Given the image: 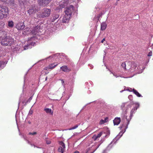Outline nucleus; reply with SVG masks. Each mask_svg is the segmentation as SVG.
I'll use <instances>...</instances> for the list:
<instances>
[{
	"label": "nucleus",
	"mask_w": 153,
	"mask_h": 153,
	"mask_svg": "<svg viewBox=\"0 0 153 153\" xmlns=\"http://www.w3.org/2000/svg\"><path fill=\"white\" fill-rule=\"evenodd\" d=\"M6 35V32L0 30V42L3 45H11L14 42V39Z\"/></svg>",
	"instance_id": "1"
},
{
	"label": "nucleus",
	"mask_w": 153,
	"mask_h": 153,
	"mask_svg": "<svg viewBox=\"0 0 153 153\" xmlns=\"http://www.w3.org/2000/svg\"><path fill=\"white\" fill-rule=\"evenodd\" d=\"M74 8V7L72 5H71L65 8L64 11L65 14L63 16L61 20L62 22L67 23L68 22Z\"/></svg>",
	"instance_id": "2"
},
{
	"label": "nucleus",
	"mask_w": 153,
	"mask_h": 153,
	"mask_svg": "<svg viewBox=\"0 0 153 153\" xmlns=\"http://www.w3.org/2000/svg\"><path fill=\"white\" fill-rule=\"evenodd\" d=\"M8 12L7 7L5 6L0 5V19H2L5 16H7Z\"/></svg>",
	"instance_id": "3"
},
{
	"label": "nucleus",
	"mask_w": 153,
	"mask_h": 153,
	"mask_svg": "<svg viewBox=\"0 0 153 153\" xmlns=\"http://www.w3.org/2000/svg\"><path fill=\"white\" fill-rule=\"evenodd\" d=\"M39 30V29L37 27H35L32 31H31L30 28L27 27L24 29L22 33L25 35L29 34L30 33L33 35H36L38 33Z\"/></svg>",
	"instance_id": "4"
},
{
	"label": "nucleus",
	"mask_w": 153,
	"mask_h": 153,
	"mask_svg": "<svg viewBox=\"0 0 153 153\" xmlns=\"http://www.w3.org/2000/svg\"><path fill=\"white\" fill-rule=\"evenodd\" d=\"M51 10L50 9L45 8L42 9L41 16L42 18H44L49 16L51 14Z\"/></svg>",
	"instance_id": "5"
},
{
	"label": "nucleus",
	"mask_w": 153,
	"mask_h": 153,
	"mask_svg": "<svg viewBox=\"0 0 153 153\" xmlns=\"http://www.w3.org/2000/svg\"><path fill=\"white\" fill-rule=\"evenodd\" d=\"M132 63L130 61H126L123 62L121 64L122 67L124 70L130 69L132 66Z\"/></svg>",
	"instance_id": "6"
},
{
	"label": "nucleus",
	"mask_w": 153,
	"mask_h": 153,
	"mask_svg": "<svg viewBox=\"0 0 153 153\" xmlns=\"http://www.w3.org/2000/svg\"><path fill=\"white\" fill-rule=\"evenodd\" d=\"M51 1V0H38L37 2L39 6L45 7L48 5Z\"/></svg>",
	"instance_id": "7"
},
{
	"label": "nucleus",
	"mask_w": 153,
	"mask_h": 153,
	"mask_svg": "<svg viewBox=\"0 0 153 153\" xmlns=\"http://www.w3.org/2000/svg\"><path fill=\"white\" fill-rule=\"evenodd\" d=\"M37 11V9L35 5H32L30 7L27 12L30 15L33 14Z\"/></svg>",
	"instance_id": "8"
},
{
	"label": "nucleus",
	"mask_w": 153,
	"mask_h": 153,
	"mask_svg": "<svg viewBox=\"0 0 153 153\" xmlns=\"http://www.w3.org/2000/svg\"><path fill=\"white\" fill-rule=\"evenodd\" d=\"M16 27L18 30H22L24 28L25 25L22 23L19 22L16 25Z\"/></svg>",
	"instance_id": "9"
},
{
	"label": "nucleus",
	"mask_w": 153,
	"mask_h": 153,
	"mask_svg": "<svg viewBox=\"0 0 153 153\" xmlns=\"http://www.w3.org/2000/svg\"><path fill=\"white\" fill-rule=\"evenodd\" d=\"M69 1L68 0H66V1L61 2L59 6V9H61L62 8H64L65 6H67V5L69 3Z\"/></svg>",
	"instance_id": "10"
},
{
	"label": "nucleus",
	"mask_w": 153,
	"mask_h": 153,
	"mask_svg": "<svg viewBox=\"0 0 153 153\" xmlns=\"http://www.w3.org/2000/svg\"><path fill=\"white\" fill-rule=\"evenodd\" d=\"M121 121V119L120 117H116L113 120V123L114 125H117L120 124Z\"/></svg>",
	"instance_id": "11"
},
{
	"label": "nucleus",
	"mask_w": 153,
	"mask_h": 153,
	"mask_svg": "<svg viewBox=\"0 0 153 153\" xmlns=\"http://www.w3.org/2000/svg\"><path fill=\"white\" fill-rule=\"evenodd\" d=\"M60 69L62 71L65 72H67L71 71L70 69L68 68L67 66L65 65L62 66L60 68Z\"/></svg>",
	"instance_id": "12"
},
{
	"label": "nucleus",
	"mask_w": 153,
	"mask_h": 153,
	"mask_svg": "<svg viewBox=\"0 0 153 153\" xmlns=\"http://www.w3.org/2000/svg\"><path fill=\"white\" fill-rule=\"evenodd\" d=\"M58 64H56V65L54 63L51 64L49 65L48 67H46L45 69L46 70H49V69H53L56 67Z\"/></svg>",
	"instance_id": "13"
},
{
	"label": "nucleus",
	"mask_w": 153,
	"mask_h": 153,
	"mask_svg": "<svg viewBox=\"0 0 153 153\" xmlns=\"http://www.w3.org/2000/svg\"><path fill=\"white\" fill-rule=\"evenodd\" d=\"M6 3L10 6H15L14 0H7Z\"/></svg>",
	"instance_id": "14"
},
{
	"label": "nucleus",
	"mask_w": 153,
	"mask_h": 153,
	"mask_svg": "<svg viewBox=\"0 0 153 153\" xmlns=\"http://www.w3.org/2000/svg\"><path fill=\"white\" fill-rule=\"evenodd\" d=\"M44 110L47 114H49L51 115H53V111L51 108H45L44 109Z\"/></svg>",
	"instance_id": "15"
},
{
	"label": "nucleus",
	"mask_w": 153,
	"mask_h": 153,
	"mask_svg": "<svg viewBox=\"0 0 153 153\" xmlns=\"http://www.w3.org/2000/svg\"><path fill=\"white\" fill-rule=\"evenodd\" d=\"M59 17V15L58 14H53V18L51 19V22H54V21L57 19Z\"/></svg>",
	"instance_id": "16"
},
{
	"label": "nucleus",
	"mask_w": 153,
	"mask_h": 153,
	"mask_svg": "<svg viewBox=\"0 0 153 153\" xmlns=\"http://www.w3.org/2000/svg\"><path fill=\"white\" fill-rule=\"evenodd\" d=\"M107 25L105 22L102 23L101 24V30H105L106 27Z\"/></svg>",
	"instance_id": "17"
},
{
	"label": "nucleus",
	"mask_w": 153,
	"mask_h": 153,
	"mask_svg": "<svg viewBox=\"0 0 153 153\" xmlns=\"http://www.w3.org/2000/svg\"><path fill=\"white\" fill-rule=\"evenodd\" d=\"M131 90H132V91L133 92V93L136 94L138 97H142L141 95L139 94V93L135 89L133 88L132 89L131 88Z\"/></svg>",
	"instance_id": "18"
},
{
	"label": "nucleus",
	"mask_w": 153,
	"mask_h": 153,
	"mask_svg": "<svg viewBox=\"0 0 153 153\" xmlns=\"http://www.w3.org/2000/svg\"><path fill=\"white\" fill-rule=\"evenodd\" d=\"M137 109V108L136 106L134 107L131 110V112H130V117H132L133 114H134L135 111H136Z\"/></svg>",
	"instance_id": "19"
},
{
	"label": "nucleus",
	"mask_w": 153,
	"mask_h": 153,
	"mask_svg": "<svg viewBox=\"0 0 153 153\" xmlns=\"http://www.w3.org/2000/svg\"><path fill=\"white\" fill-rule=\"evenodd\" d=\"M8 26L10 27H13L14 26L13 22L12 21H9L8 22Z\"/></svg>",
	"instance_id": "20"
},
{
	"label": "nucleus",
	"mask_w": 153,
	"mask_h": 153,
	"mask_svg": "<svg viewBox=\"0 0 153 153\" xmlns=\"http://www.w3.org/2000/svg\"><path fill=\"white\" fill-rule=\"evenodd\" d=\"M65 150V149H64L63 148H62V147L60 146L59 147L58 149V151L59 152H64V150Z\"/></svg>",
	"instance_id": "21"
},
{
	"label": "nucleus",
	"mask_w": 153,
	"mask_h": 153,
	"mask_svg": "<svg viewBox=\"0 0 153 153\" xmlns=\"http://www.w3.org/2000/svg\"><path fill=\"white\" fill-rule=\"evenodd\" d=\"M78 125H75L74 126L72 127V128H70L68 130H71L74 129H76V128H77L78 127Z\"/></svg>",
	"instance_id": "22"
},
{
	"label": "nucleus",
	"mask_w": 153,
	"mask_h": 153,
	"mask_svg": "<svg viewBox=\"0 0 153 153\" xmlns=\"http://www.w3.org/2000/svg\"><path fill=\"white\" fill-rule=\"evenodd\" d=\"M132 62V65H133L132 68H134V69H135L137 66V64L134 62Z\"/></svg>",
	"instance_id": "23"
},
{
	"label": "nucleus",
	"mask_w": 153,
	"mask_h": 153,
	"mask_svg": "<svg viewBox=\"0 0 153 153\" xmlns=\"http://www.w3.org/2000/svg\"><path fill=\"white\" fill-rule=\"evenodd\" d=\"M60 144L61 146L62 147V148H63L64 149H65V144L62 141L60 142Z\"/></svg>",
	"instance_id": "24"
},
{
	"label": "nucleus",
	"mask_w": 153,
	"mask_h": 153,
	"mask_svg": "<svg viewBox=\"0 0 153 153\" xmlns=\"http://www.w3.org/2000/svg\"><path fill=\"white\" fill-rule=\"evenodd\" d=\"M106 122V121L104 120H103L102 119V120H101L100 121V122H99V124L100 125H102Z\"/></svg>",
	"instance_id": "25"
},
{
	"label": "nucleus",
	"mask_w": 153,
	"mask_h": 153,
	"mask_svg": "<svg viewBox=\"0 0 153 153\" xmlns=\"http://www.w3.org/2000/svg\"><path fill=\"white\" fill-rule=\"evenodd\" d=\"M37 134V133L36 132H30L28 133V134L32 135H35L36 134Z\"/></svg>",
	"instance_id": "26"
},
{
	"label": "nucleus",
	"mask_w": 153,
	"mask_h": 153,
	"mask_svg": "<svg viewBox=\"0 0 153 153\" xmlns=\"http://www.w3.org/2000/svg\"><path fill=\"white\" fill-rule=\"evenodd\" d=\"M92 138L94 140H97L98 138L96 135H94L92 137Z\"/></svg>",
	"instance_id": "27"
},
{
	"label": "nucleus",
	"mask_w": 153,
	"mask_h": 153,
	"mask_svg": "<svg viewBox=\"0 0 153 153\" xmlns=\"http://www.w3.org/2000/svg\"><path fill=\"white\" fill-rule=\"evenodd\" d=\"M102 132H100L97 136L98 138H99L102 135Z\"/></svg>",
	"instance_id": "28"
},
{
	"label": "nucleus",
	"mask_w": 153,
	"mask_h": 153,
	"mask_svg": "<svg viewBox=\"0 0 153 153\" xmlns=\"http://www.w3.org/2000/svg\"><path fill=\"white\" fill-rule=\"evenodd\" d=\"M5 62H4V61H0V67H1V66L4 64Z\"/></svg>",
	"instance_id": "29"
},
{
	"label": "nucleus",
	"mask_w": 153,
	"mask_h": 153,
	"mask_svg": "<svg viewBox=\"0 0 153 153\" xmlns=\"http://www.w3.org/2000/svg\"><path fill=\"white\" fill-rule=\"evenodd\" d=\"M126 123H127V126L129 124L130 120L129 119H127L126 117Z\"/></svg>",
	"instance_id": "30"
},
{
	"label": "nucleus",
	"mask_w": 153,
	"mask_h": 153,
	"mask_svg": "<svg viewBox=\"0 0 153 153\" xmlns=\"http://www.w3.org/2000/svg\"><path fill=\"white\" fill-rule=\"evenodd\" d=\"M60 80L61 81V82L62 85L63 86H64L65 85V84L64 80L63 79H61Z\"/></svg>",
	"instance_id": "31"
},
{
	"label": "nucleus",
	"mask_w": 153,
	"mask_h": 153,
	"mask_svg": "<svg viewBox=\"0 0 153 153\" xmlns=\"http://www.w3.org/2000/svg\"><path fill=\"white\" fill-rule=\"evenodd\" d=\"M28 47L29 48H30V45H27L25 46L24 47V50H25L27 49Z\"/></svg>",
	"instance_id": "32"
},
{
	"label": "nucleus",
	"mask_w": 153,
	"mask_h": 153,
	"mask_svg": "<svg viewBox=\"0 0 153 153\" xmlns=\"http://www.w3.org/2000/svg\"><path fill=\"white\" fill-rule=\"evenodd\" d=\"M152 55V51H150L149 53L148 56H151Z\"/></svg>",
	"instance_id": "33"
},
{
	"label": "nucleus",
	"mask_w": 153,
	"mask_h": 153,
	"mask_svg": "<svg viewBox=\"0 0 153 153\" xmlns=\"http://www.w3.org/2000/svg\"><path fill=\"white\" fill-rule=\"evenodd\" d=\"M32 97H30L27 101L26 103H27L28 102H30V101L32 99Z\"/></svg>",
	"instance_id": "34"
},
{
	"label": "nucleus",
	"mask_w": 153,
	"mask_h": 153,
	"mask_svg": "<svg viewBox=\"0 0 153 153\" xmlns=\"http://www.w3.org/2000/svg\"><path fill=\"white\" fill-rule=\"evenodd\" d=\"M100 16L101 15L100 14H99V15L97 16V20L98 21L99 20Z\"/></svg>",
	"instance_id": "35"
},
{
	"label": "nucleus",
	"mask_w": 153,
	"mask_h": 153,
	"mask_svg": "<svg viewBox=\"0 0 153 153\" xmlns=\"http://www.w3.org/2000/svg\"><path fill=\"white\" fill-rule=\"evenodd\" d=\"M73 1L77 3L79 0H73Z\"/></svg>",
	"instance_id": "36"
},
{
	"label": "nucleus",
	"mask_w": 153,
	"mask_h": 153,
	"mask_svg": "<svg viewBox=\"0 0 153 153\" xmlns=\"http://www.w3.org/2000/svg\"><path fill=\"white\" fill-rule=\"evenodd\" d=\"M7 0H0V1L2 2H6V1Z\"/></svg>",
	"instance_id": "37"
},
{
	"label": "nucleus",
	"mask_w": 153,
	"mask_h": 153,
	"mask_svg": "<svg viewBox=\"0 0 153 153\" xmlns=\"http://www.w3.org/2000/svg\"><path fill=\"white\" fill-rule=\"evenodd\" d=\"M105 38H104V39H103L102 40L101 42L102 43H103L104 42V41H105Z\"/></svg>",
	"instance_id": "38"
},
{
	"label": "nucleus",
	"mask_w": 153,
	"mask_h": 153,
	"mask_svg": "<svg viewBox=\"0 0 153 153\" xmlns=\"http://www.w3.org/2000/svg\"><path fill=\"white\" fill-rule=\"evenodd\" d=\"M111 73L112 74H113L114 76H115V77H118V76L117 75H115L112 72H111Z\"/></svg>",
	"instance_id": "39"
},
{
	"label": "nucleus",
	"mask_w": 153,
	"mask_h": 153,
	"mask_svg": "<svg viewBox=\"0 0 153 153\" xmlns=\"http://www.w3.org/2000/svg\"><path fill=\"white\" fill-rule=\"evenodd\" d=\"M108 117H106L104 120L106 121H107V120H108Z\"/></svg>",
	"instance_id": "40"
},
{
	"label": "nucleus",
	"mask_w": 153,
	"mask_h": 153,
	"mask_svg": "<svg viewBox=\"0 0 153 153\" xmlns=\"http://www.w3.org/2000/svg\"><path fill=\"white\" fill-rule=\"evenodd\" d=\"M90 149V148H88V149H87V152H86V153H87L88 152L89 150Z\"/></svg>",
	"instance_id": "41"
},
{
	"label": "nucleus",
	"mask_w": 153,
	"mask_h": 153,
	"mask_svg": "<svg viewBox=\"0 0 153 153\" xmlns=\"http://www.w3.org/2000/svg\"><path fill=\"white\" fill-rule=\"evenodd\" d=\"M74 153H79V152L77 151L75 152Z\"/></svg>",
	"instance_id": "42"
},
{
	"label": "nucleus",
	"mask_w": 153,
	"mask_h": 153,
	"mask_svg": "<svg viewBox=\"0 0 153 153\" xmlns=\"http://www.w3.org/2000/svg\"><path fill=\"white\" fill-rule=\"evenodd\" d=\"M47 144H49L51 143L49 141L48 142H47Z\"/></svg>",
	"instance_id": "43"
},
{
	"label": "nucleus",
	"mask_w": 153,
	"mask_h": 153,
	"mask_svg": "<svg viewBox=\"0 0 153 153\" xmlns=\"http://www.w3.org/2000/svg\"><path fill=\"white\" fill-rule=\"evenodd\" d=\"M47 77L46 76V78H45V80L46 81L47 80Z\"/></svg>",
	"instance_id": "44"
},
{
	"label": "nucleus",
	"mask_w": 153,
	"mask_h": 153,
	"mask_svg": "<svg viewBox=\"0 0 153 153\" xmlns=\"http://www.w3.org/2000/svg\"><path fill=\"white\" fill-rule=\"evenodd\" d=\"M56 10H58V7H56Z\"/></svg>",
	"instance_id": "45"
},
{
	"label": "nucleus",
	"mask_w": 153,
	"mask_h": 153,
	"mask_svg": "<svg viewBox=\"0 0 153 153\" xmlns=\"http://www.w3.org/2000/svg\"><path fill=\"white\" fill-rule=\"evenodd\" d=\"M3 25H4V22H3Z\"/></svg>",
	"instance_id": "46"
},
{
	"label": "nucleus",
	"mask_w": 153,
	"mask_h": 153,
	"mask_svg": "<svg viewBox=\"0 0 153 153\" xmlns=\"http://www.w3.org/2000/svg\"><path fill=\"white\" fill-rule=\"evenodd\" d=\"M33 38V37H31V39H32Z\"/></svg>",
	"instance_id": "47"
},
{
	"label": "nucleus",
	"mask_w": 153,
	"mask_h": 153,
	"mask_svg": "<svg viewBox=\"0 0 153 153\" xmlns=\"http://www.w3.org/2000/svg\"><path fill=\"white\" fill-rule=\"evenodd\" d=\"M64 152H61V153H63Z\"/></svg>",
	"instance_id": "48"
},
{
	"label": "nucleus",
	"mask_w": 153,
	"mask_h": 153,
	"mask_svg": "<svg viewBox=\"0 0 153 153\" xmlns=\"http://www.w3.org/2000/svg\"><path fill=\"white\" fill-rule=\"evenodd\" d=\"M91 153H93V152H91Z\"/></svg>",
	"instance_id": "49"
}]
</instances>
